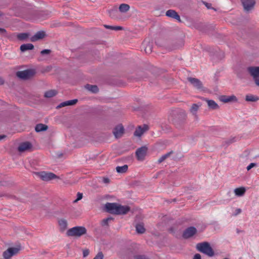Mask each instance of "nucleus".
Instances as JSON below:
<instances>
[{
    "label": "nucleus",
    "instance_id": "nucleus-12",
    "mask_svg": "<svg viewBox=\"0 0 259 259\" xmlns=\"http://www.w3.org/2000/svg\"><path fill=\"white\" fill-rule=\"evenodd\" d=\"M188 80L191 83V84L197 89H202V83L198 79L190 77L188 78Z\"/></svg>",
    "mask_w": 259,
    "mask_h": 259
},
{
    "label": "nucleus",
    "instance_id": "nucleus-37",
    "mask_svg": "<svg viewBox=\"0 0 259 259\" xmlns=\"http://www.w3.org/2000/svg\"><path fill=\"white\" fill-rule=\"evenodd\" d=\"M145 51L147 54H150L152 52V47L150 44L147 45L145 48Z\"/></svg>",
    "mask_w": 259,
    "mask_h": 259
},
{
    "label": "nucleus",
    "instance_id": "nucleus-24",
    "mask_svg": "<svg viewBox=\"0 0 259 259\" xmlns=\"http://www.w3.org/2000/svg\"><path fill=\"white\" fill-rule=\"evenodd\" d=\"M34 46L31 44H23L20 46V50L22 52H24L27 50L33 49Z\"/></svg>",
    "mask_w": 259,
    "mask_h": 259
},
{
    "label": "nucleus",
    "instance_id": "nucleus-48",
    "mask_svg": "<svg viewBox=\"0 0 259 259\" xmlns=\"http://www.w3.org/2000/svg\"><path fill=\"white\" fill-rule=\"evenodd\" d=\"M103 182L105 183H108L109 182V180L108 178H104Z\"/></svg>",
    "mask_w": 259,
    "mask_h": 259
},
{
    "label": "nucleus",
    "instance_id": "nucleus-36",
    "mask_svg": "<svg viewBox=\"0 0 259 259\" xmlns=\"http://www.w3.org/2000/svg\"><path fill=\"white\" fill-rule=\"evenodd\" d=\"M104 26L107 29H110L114 30H119L122 29V27L121 26H113L108 25H104Z\"/></svg>",
    "mask_w": 259,
    "mask_h": 259
},
{
    "label": "nucleus",
    "instance_id": "nucleus-29",
    "mask_svg": "<svg viewBox=\"0 0 259 259\" xmlns=\"http://www.w3.org/2000/svg\"><path fill=\"white\" fill-rule=\"evenodd\" d=\"M127 169H128V166L126 164H125L121 166H118L116 167V171L118 173H120V174L125 172L127 170Z\"/></svg>",
    "mask_w": 259,
    "mask_h": 259
},
{
    "label": "nucleus",
    "instance_id": "nucleus-3",
    "mask_svg": "<svg viewBox=\"0 0 259 259\" xmlns=\"http://www.w3.org/2000/svg\"><path fill=\"white\" fill-rule=\"evenodd\" d=\"M247 71L252 77L255 84L259 87V67L249 66L247 68Z\"/></svg>",
    "mask_w": 259,
    "mask_h": 259
},
{
    "label": "nucleus",
    "instance_id": "nucleus-50",
    "mask_svg": "<svg viewBox=\"0 0 259 259\" xmlns=\"http://www.w3.org/2000/svg\"><path fill=\"white\" fill-rule=\"evenodd\" d=\"M6 32L5 29L0 28V33H3Z\"/></svg>",
    "mask_w": 259,
    "mask_h": 259
},
{
    "label": "nucleus",
    "instance_id": "nucleus-30",
    "mask_svg": "<svg viewBox=\"0 0 259 259\" xmlns=\"http://www.w3.org/2000/svg\"><path fill=\"white\" fill-rule=\"evenodd\" d=\"M130 6L126 4H122L119 7V10L121 13H125L130 9Z\"/></svg>",
    "mask_w": 259,
    "mask_h": 259
},
{
    "label": "nucleus",
    "instance_id": "nucleus-46",
    "mask_svg": "<svg viewBox=\"0 0 259 259\" xmlns=\"http://www.w3.org/2000/svg\"><path fill=\"white\" fill-rule=\"evenodd\" d=\"M193 259H201V257L200 254H195L194 256Z\"/></svg>",
    "mask_w": 259,
    "mask_h": 259
},
{
    "label": "nucleus",
    "instance_id": "nucleus-47",
    "mask_svg": "<svg viewBox=\"0 0 259 259\" xmlns=\"http://www.w3.org/2000/svg\"><path fill=\"white\" fill-rule=\"evenodd\" d=\"M204 4H205V6L208 9H210V6H211V4H209V3H204Z\"/></svg>",
    "mask_w": 259,
    "mask_h": 259
},
{
    "label": "nucleus",
    "instance_id": "nucleus-41",
    "mask_svg": "<svg viewBox=\"0 0 259 259\" xmlns=\"http://www.w3.org/2000/svg\"><path fill=\"white\" fill-rule=\"evenodd\" d=\"M82 198V194L81 193H77V198L76 200H74V202H76L78 200L81 199Z\"/></svg>",
    "mask_w": 259,
    "mask_h": 259
},
{
    "label": "nucleus",
    "instance_id": "nucleus-4",
    "mask_svg": "<svg viewBox=\"0 0 259 259\" xmlns=\"http://www.w3.org/2000/svg\"><path fill=\"white\" fill-rule=\"evenodd\" d=\"M34 74L32 70L27 69L23 71H19L16 73L17 77L23 79H27L32 77Z\"/></svg>",
    "mask_w": 259,
    "mask_h": 259
},
{
    "label": "nucleus",
    "instance_id": "nucleus-20",
    "mask_svg": "<svg viewBox=\"0 0 259 259\" xmlns=\"http://www.w3.org/2000/svg\"><path fill=\"white\" fill-rule=\"evenodd\" d=\"M46 35L45 32L42 31H39L37 32L31 38V41H35L39 39L43 38Z\"/></svg>",
    "mask_w": 259,
    "mask_h": 259
},
{
    "label": "nucleus",
    "instance_id": "nucleus-18",
    "mask_svg": "<svg viewBox=\"0 0 259 259\" xmlns=\"http://www.w3.org/2000/svg\"><path fill=\"white\" fill-rule=\"evenodd\" d=\"M204 100L206 102L208 107L210 109L217 110L219 109V106L214 101L207 99H204Z\"/></svg>",
    "mask_w": 259,
    "mask_h": 259
},
{
    "label": "nucleus",
    "instance_id": "nucleus-43",
    "mask_svg": "<svg viewBox=\"0 0 259 259\" xmlns=\"http://www.w3.org/2000/svg\"><path fill=\"white\" fill-rule=\"evenodd\" d=\"M136 259H148L145 255H139L135 256Z\"/></svg>",
    "mask_w": 259,
    "mask_h": 259
},
{
    "label": "nucleus",
    "instance_id": "nucleus-11",
    "mask_svg": "<svg viewBox=\"0 0 259 259\" xmlns=\"http://www.w3.org/2000/svg\"><path fill=\"white\" fill-rule=\"evenodd\" d=\"M197 232L196 229L194 227H190L186 229L183 234V237L185 238H189L195 235Z\"/></svg>",
    "mask_w": 259,
    "mask_h": 259
},
{
    "label": "nucleus",
    "instance_id": "nucleus-17",
    "mask_svg": "<svg viewBox=\"0 0 259 259\" xmlns=\"http://www.w3.org/2000/svg\"><path fill=\"white\" fill-rule=\"evenodd\" d=\"M130 210V208L129 206L118 204L116 214H125L127 213Z\"/></svg>",
    "mask_w": 259,
    "mask_h": 259
},
{
    "label": "nucleus",
    "instance_id": "nucleus-2",
    "mask_svg": "<svg viewBox=\"0 0 259 259\" xmlns=\"http://www.w3.org/2000/svg\"><path fill=\"white\" fill-rule=\"evenodd\" d=\"M87 229L84 227L77 226L69 229L66 233L68 236L80 237L86 234Z\"/></svg>",
    "mask_w": 259,
    "mask_h": 259
},
{
    "label": "nucleus",
    "instance_id": "nucleus-28",
    "mask_svg": "<svg viewBox=\"0 0 259 259\" xmlns=\"http://www.w3.org/2000/svg\"><path fill=\"white\" fill-rule=\"evenodd\" d=\"M259 100V98L251 94L247 95L245 97V100L248 102H256Z\"/></svg>",
    "mask_w": 259,
    "mask_h": 259
},
{
    "label": "nucleus",
    "instance_id": "nucleus-52",
    "mask_svg": "<svg viewBox=\"0 0 259 259\" xmlns=\"http://www.w3.org/2000/svg\"><path fill=\"white\" fill-rule=\"evenodd\" d=\"M234 142V139H232V140H230L229 141V143H232Z\"/></svg>",
    "mask_w": 259,
    "mask_h": 259
},
{
    "label": "nucleus",
    "instance_id": "nucleus-32",
    "mask_svg": "<svg viewBox=\"0 0 259 259\" xmlns=\"http://www.w3.org/2000/svg\"><path fill=\"white\" fill-rule=\"evenodd\" d=\"M109 16L113 18L116 19L117 18L118 11L117 9H111L108 11Z\"/></svg>",
    "mask_w": 259,
    "mask_h": 259
},
{
    "label": "nucleus",
    "instance_id": "nucleus-31",
    "mask_svg": "<svg viewBox=\"0 0 259 259\" xmlns=\"http://www.w3.org/2000/svg\"><path fill=\"white\" fill-rule=\"evenodd\" d=\"M57 93V92L55 90H51L47 91L44 95L46 98H49L55 96Z\"/></svg>",
    "mask_w": 259,
    "mask_h": 259
},
{
    "label": "nucleus",
    "instance_id": "nucleus-19",
    "mask_svg": "<svg viewBox=\"0 0 259 259\" xmlns=\"http://www.w3.org/2000/svg\"><path fill=\"white\" fill-rule=\"evenodd\" d=\"M166 16L174 19H175L179 21H181L180 17L178 14L173 10H169L166 12Z\"/></svg>",
    "mask_w": 259,
    "mask_h": 259
},
{
    "label": "nucleus",
    "instance_id": "nucleus-9",
    "mask_svg": "<svg viewBox=\"0 0 259 259\" xmlns=\"http://www.w3.org/2000/svg\"><path fill=\"white\" fill-rule=\"evenodd\" d=\"M244 10L248 12L252 10L255 4V0H241Z\"/></svg>",
    "mask_w": 259,
    "mask_h": 259
},
{
    "label": "nucleus",
    "instance_id": "nucleus-25",
    "mask_svg": "<svg viewBox=\"0 0 259 259\" xmlns=\"http://www.w3.org/2000/svg\"><path fill=\"white\" fill-rule=\"evenodd\" d=\"M246 189L244 187H240L234 189V193L237 196L241 197L244 195Z\"/></svg>",
    "mask_w": 259,
    "mask_h": 259
},
{
    "label": "nucleus",
    "instance_id": "nucleus-38",
    "mask_svg": "<svg viewBox=\"0 0 259 259\" xmlns=\"http://www.w3.org/2000/svg\"><path fill=\"white\" fill-rule=\"evenodd\" d=\"M111 220L112 219L111 218H108L105 219H104L102 222V225L103 226H107L108 224V222Z\"/></svg>",
    "mask_w": 259,
    "mask_h": 259
},
{
    "label": "nucleus",
    "instance_id": "nucleus-16",
    "mask_svg": "<svg viewBox=\"0 0 259 259\" xmlns=\"http://www.w3.org/2000/svg\"><path fill=\"white\" fill-rule=\"evenodd\" d=\"M201 106V103H198L197 104H193L190 108V113L195 117L197 118V113Z\"/></svg>",
    "mask_w": 259,
    "mask_h": 259
},
{
    "label": "nucleus",
    "instance_id": "nucleus-7",
    "mask_svg": "<svg viewBox=\"0 0 259 259\" xmlns=\"http://www.w3.org/2000/svg\"><path fill=\"white\" fill-rule=\"evenodd\" d=\"M37 175L41 180L46 181H48L58 178V177L55 174L52 172L41 171L37 172Z\"/></svg>",
    "mask_w": 259,
    "mask_h": 259
},
{
    "label": "nucleus",
    "instance_id": "nucleus-33",
    "mask_svg": "<svg viewBox=\"0 0 259 259\" xmlns=\"http://www.w3.org/2000/svg\"><path fill=\"white\" fill-rule=\"evenodd\" d=\"M172 151H170L169 152L165 154L162 155L158 160V163H160L163 161H164L166 158L169 157L170 155L172 154Z\"/></svg>",
    "mask_w": 259,
    "mask_h": 259
},
{
    "label": "nucleus",
    "instance_id": "nucleus-27",
    "mask_svg": "<svg viewBox=\"0 0 259 259\" xmlns=\"http://www.w3.org/2000/svg\"><path fill=\"white\" fill-rule=\"evenodd\" d=\"M85 88L93 93H96L99 91L98 87L96 85L87 84Z\"/></svg>",
    "mask_w": 259,
    "mask_h": 259
},
{
    "label": "nucleus",
    "instance_id": "nucleus-44",
    "mask_svg": "<svg viewBox=\"0 0 259 259\" xmlns=\"http://www.w3.org/2000/svg\"><path fill=\"white\" fill-rule=\"evenodd\" d=\"M89 250L88 249H84L83 250V256L84 257L87 256L89 254Z\"/></svg>",
    "mask_w": 259,
    "mask_h": 259
},
{
    "label": "nucleus",
    "instance_id": "nucleus-8",
    "mask_svg": "<svg viewBox=\"0 0 259 259\" xmlns=\"http://www.w3.org/2000/svg\"><path fill=\"white\" fill-rule=\"evenodd\" d=\"M148 148L146 146H143L138 148L136 152L138 160L142 161L146 155Z\"/></svg>",
    "mask_w": 259,
    "mask_h": 259
},
{
    "label": "nucleus",
    "instance_id": "nucleus-5",
    "mask_svg": "<svg viewBox=\"0 0 259 259\" xmlns=\"http://www.w3.org/2000/svg\"><path fill=\"white\" fill-rule=\"evenodd\" d=\"M20 248L19 247H10L3 252V257L5 259H10L12 256L17 254Z\"/></svg>",
    "mask_w": 259,
    "mask_h": 259
},
{
    "label": "nucleus",
    "instance_id": "nucleus-34",
    "mask_svg": "<svg viewBox=\"0 0 259 259\" xmlns=\"http://www.w3.org/2000/svg\"><path fill=\"white\" fill-rule=\"evenodd\" d=\"M136 231L138 233L142 234L145 232V229L142 224H139L136 226Z\"/></svg>",
    "mask_w": 259,
    "mask_h": 259
},
{
    "label": "nucleus",
    "instance_id": "nucleus-21",
    "mask_svg": "<svg viewBox=\"0 0 259 259\" xmlns=\"http://www.w3.org/2000/svg\"><path fill=\"white\" fill-rule=\"evenodd\" d=\"M77 101V99H73L62 102L57 106V108H60L67 106L74 105L76 104Z\"/></svg>",
    "mask_w": 259,
    "mask_h": 259
},
{
    "label": "nucleus",
    "instance_id": "nucleus-45",
    "mask_svg": "<svg viewBox=\"0 0 259 259\" xmlns=\"http://www.w3.org/2000/svg\"><path fill=\"white\" fill-rule=\"evenodd\" d=\"M241 209L240 208H237L235 210V212L234 213V215H237L239 214H240L241 212Z\"/></svg>",
    "mask_w": 259,
    "mask_h": 259
},
{
    "label": "nucleus",
    "instance_id": "nucleus-10",
    "mask_svg": "<svg viewBox=\"0 0 259 259\" xmlns=\"http://www.w3.org/2000/svg\"><path fill=\"white\" fill-rule=\"evenodd\" d=\"M118 204L116 203H107L105 204V207L107 212L115 214L117 210Z\"/></svg>",
    "mask_w": 259,
    "mask_h": 259
},
{
    "label": "nucleus",
    "instance_id": "nucleus-51",
    "mask_svg": "<svg viewBox=\"0 0 259 259\" xmlns=\"http://www.w3.org/2000/svg\"><path fill=\"white\" fill-rule=\"evenodd\" d=\"M6 136L4 135H0V140L5 138Z\"/></svg>",
    "mask_w": 259,
    "mask_h": 259
},
{
    "label": "nucleus",
    "instance_id": "nucleus-53",
    "mask_svg": "<svg viewBox=\"0 0 259 259\" xmlns=\"http://www.w3.org/2000/svg\"><path fill=\"white\" fill-rule=\"evenodd\" d=\"M223 259H229V258H224Z\"/></svg>",
    "mask_w": 259,
    "mask_h": 259
},
{
    "label": "nucleus",
    "instance_id": "nucleus-40",
    "mask_svg": "<svg viewBox=\"0 0 259 259\" xmlns=\"http://www.w3.org/2000/svg\"><path fill=\"white\" fill-rule=\"evenodd\" d=\"M51 50L49 49H45L40 52V54L42 55H49L51 53Z\"/></svg>",
    "mask_w": 259,
    "mask_h": 259
},
{
    "label": "nucleus",
    "instance_id": "nucleus-26",
    "mask_svg": "<svg viewBox=\"0 0 259 259\" xmlns=\"http://www.w3.org/2000/svg\"><path fill=\"white\" fill-rule=\"evenodd\" d=\"M48 126L44 124L39 123L37 124L35 127V130L36 132H40L47 130Z\"/></svg>",
    "mask_w": 259,
    "mask_h": 259
},
{
    "label": "nucleus",
    "instance_id": "nucleus-22",
    "mask_svg": "<svg viewBox=\"0 0 259 259\" xmlns=\"http://www.w3.org/2000/svg\"><path fill=\"white\" fill-rule=\"evenodd\" d=\"M31 147V145L29 142H24L19 146L18 149L19 152H22L29 149Z\"/></svg>",
    "mask_w": 259,
    "mask_h": 259
},
{
    "label": "nucleus",
    "instance_id": "nucleus-14",
    "mask_svg": "<svg viewBox=\"0 0 259 259\" xmlns=\"http://www.w3.org/2000/svg\"><path fill=\"white\" fill-rule=\"evenodd\" d=\"M148 126L144 124L143 126H139L134 132V135L136 137H141L144 132L148 131Z\"/></svg>",
    "mask_w": 259,
    "mask_h": 259
},
{
    "label": "nucleus",
    "instance_id": "nucleus-1",
    "mask_svg": "<svg viewBox=\"0 0 259 259\" xmlns=\"http://www.w3.org/2000/svg\"><path fill=\"white\" fill-rule=\"evenodd\" d=\"M196 248L199 251L203 253L209 257H212L214 255V251L210 244L207 242L198 243L196 245Z\"/></svg>",
    "mask_w": 259,
    "mask_h": 259
},
{
    "label": "nucleus",
    "instance_id": "nucleus-42",
    "mask_svg": "<svg viewBox=\"0 0 259 259\" xmlns=\"http://www.w3.org/2000/svg\"><path fill=\"white\" fill-rule=\"evenodd\" d=\"M256 166V164L255 163H250L246 167L247 170H249L252 167Z\"/></svg>",
    "mask_w": 259,
    "mask_h": 259
},
{
    "label": "nucleus",
    "instance_id": "nucleus-49",
    "mask_svg": "<svg viewBox=\"0 0 259 259\" xmlns=\"http://www.w3.org/2000/svg\"><path fill=\"white\" fill-rule=\"evenodd\" d=\"M4 83V80L2 78L0 77V85H2Z\"/></svg>",
    "mask_w": 259,
    "mask_h": 259
},
{
    "label": "nucleus",
    "instance_id": "nucleus-35",
    "mask_svg": "<svg viewBox=\"0 0 259 259\" xmlns=\"http://www.w3.org/2000/svg\"><path fill=\"white\" fill-rule=\"evenodd\" d=\"M29 36L28 33H21L17 35V38L20 40H23L28 38Z\"/></svg>",
    "mask_w": 259,
    "mask_h": 259
},
{
    "label": "nucleus",
    "instance_id": "nucleus-13",
    "mask_svg": "<svg viewBox=\"0 0 259 259\" xmlns=\"http://www.w3.org/2000/svg\"><path fill=\"white\" fill-rule=\"evenodd\" d=\"M219 100L224 103H229L231 102H236L237 101V99L234 95H232L230 96H227L225 95L221 96L219 97Z\"/></svg>",
    "mask_w": 259,
    "mask_h": 259
},
{
    "label": "nucleus",
    "instance_id": "nucleus-15",
    "mask_svg": "<svg viewBox=\"0 0 259 259\" xmlns=\"http://www.w3.org/2000/svg\"><path fill=\"white\" fill-rule=\"evenodd\" d=\"M124 132V128L121 125H117L113 130V134L116 138H120L123 135Z\"/></svg>",
    "mask_w": 259,
    "mask_h": 259
},
{
    "label": "nucleus",
    "instance_id": "nucleus-39",
    "mask_svg": "<svg viewBox=\"0 0 259 259\" xmlns=\"http://www.w3.org/2000/svg\"><path fill=\"white\" fill-rule=\"evenodd\" d=\"M104 255L102 252H99L93 259H103Z\"/></svg>",
    "mask_w": 259,
    "mask_h": 259
},
{
    "label": "nucleus",
    "instance_id": "nucleus-6",
    "mask_svg": "<svg viewBox=\"0 0 259 259\" xmlns=\"http://www.w3.org/2000/svg\"><path fill=\"white\" fill-rule=\"evenodd\" d=\"M20 248L19 247H10L3 252V257L5 259H10L12 256L17 254Z\"/></svg>",
    "mask_w": 259,
    "mask_h": 259
},
{
    "label": "nucleus",
    "instance_id": "nucleus-23",
    "mask_svg": "<svg viewBox=\"0 0 259 259\" xmlns=\"http://www.w3.org/2000/svg\"><path fill=\"white\" fill-rule=\"evenodd\" d=\"M60 229L61 232L64 231L67 228V222L65 219H61L58 221Z\"/></svg>",
    "mask_w": 259,
    "mask_h": 259
}]
</instances>
